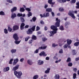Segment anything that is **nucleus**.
Listing matches in <instances>:
<instances>
[{"mask_svg":"<svg viewBox=\"0 0 79 79\" xmlns=\"http://www.w3.org/2000/svg\"><path fill=\"white\" fill-rule=\"evenodd\" d=\"M56 22L55 24V26L52 25L51 26V29H52L53 31H48V34H49V36L51 37L52 35H53L54 34H56L57 33V31H58V28L57 27H60V20L58 19V18H56Z\"/></svg>","mask_w":79,"mask_h":79,"instance_id":"f257e3e1","label":"nucleus"},{"mask_svg":"<svg viewBox=\"0 0 79 79\" xmlns=\"http://www.w3.org/2000/svg\"><path fill=\"white\" fill-rule=\"evenodd\" d=\"M14 75L17 77V78H19V79L21 77V76L23 75V73L21 71H15L14 72Z\"/></svg>","mask_w":79,"mask_h":79,"instance_id":"f03ea898","label":"nucleus"},{"mask_svg":"<svg viewBox=\"0 0 79 79\" xmlns=\"http://www.w3.org/2000/svg\"><path fill=\"white\" fill-rule=\"evenodd\" d=\"M35 27V26H33L31 28L29 29L28 31L27 32V34H32V31H34Z\"/></svg>","mask_w":79,"mask_h":79,"instance_id":"7ed1b4c3","label":"nucleus"},{"mask_svg":"<svg viewBox=\"0 0 79 79\" xmlns=\"http://www.w3.org/2000/svg\"><path fill=\"white\" fill-rule=\"evenodd\" d=\"M68 15L69 16L71 17L74 19L76 18V17L74 15V14H73V11H69L68 13Z\"/></svg>","mask_w":79,"mask_h":79,"instance_id":"20e7f679","label":"nucleus"},{"mask_svg":"<svg viewBox=\"0 0 79 79\" xmlns=\"http://www.w3.org/2000/svg\"><path fill=\"white\" fill-rule=\"evenodd\" d=\"M10 70V67H6L4 68L3 69V72L4 73H6V72H7L8 71Z\"/></svg>","mask_w":79,"mask_h":79,"instance_id":"39448f33","label":"nucleus"},{"mask_svg":"<svg viewBox=\"0 0 79 79\" xmlns=\"http://www.w3.org/2000/svg\"><path fill=\"white\" fill-rule=\"evenodd\" d=\"M13 31H16V30H18V29H19V27L18 25H15L13 26Z\"/></svg>","mask_w":79,"mask_h":79,"instance_id":"423d86ee","label":"nucleus"},{"mask_svg":"<svg viewBox=\"0 0 79 79\" xmlns=\"http://www.w3.org/2000/svg\"><path fill=\"white\" fill-rule=\"evenodd\" d=\"M19 61V59L18 58H16L14 59V62L13 63V65H16V63Z\"/></svg>","mask_w":79,"mask_h":79,"instance_id":"0eeeda50","label":"nucleus"},{"mask_svg":"<svg viewBox=\"0 0 79 79\" xmlns=\"http://www.w3.org/2000/svg\"><path fill=\"white\" fill-rule=\"evenodd\" d=\"M70 24V22H66L64 23V26L65 28L67 29L69 27V25Z\"/></svg>","mask_w":79,"mask_h":79,"instance_id":"6e6552de","label":"nucleus"},{"mask_svg":"<svg viewBox=\"0 0 79 79\" xmlns=\"http://www.w3.org/2000/svg\"><path fill=\"white\" fill-rule=\"evenodd\" d=\"M14 39L15 40H18L19 39V37L18 36V35L16 33H15L13 35Z\"/></svg>","mask_w":79,"mask_h":79,"instance_id":"1a4fd4ad","label":"nucleus"},{"mask_svg":"<svg viewBox=\"0 0 79 79\" xmlns=\"http://www.w3.org/2000/svg\"><path fill=\"white\" fill-rule=\"evenodd\" d=\"M39 55L40 56H46L47 55V54L45 53V52H44V51H42L40 53Z\"/></svg>","mask_w":79,"mask_h":79,"instance_id":"9d476101","label":"nucleus"},{"mask_svg":"<svg viewBox=\"0 0 79 79\" xmlns=\"http://www.w3.org/2000/svg\"><path fill=\"white\" fill-rule=\"evenodd\" d=\"M19 65L18 64L16 65L15 67H14L13 69V71H16L17 69H18V68H19Z\"/></svg>","mask_w":79,"mask_h":79,"instance_id":"9b49d317","label":"nucleus"},{"mask_svg":"<svg viewBox=\"0 0 79 79\" xmlns=\"http://www.w3.org/2000/svg\"><path fill=\"white\" fill-rule=\"evenodd\" d=\"M9 3H13V1L11 0H6V5H9Z\"/></svg>","mask_w":79,"mask_h":79,"instance_id":"f8f14e48","label":"nucleus"},{"mask_svg":"<svg viewBox=\"0 0 79 79\" xmlns=\"http://www.w3.org/2000/svg\"><path fill=\"white\" fill-rule=\"evenodd\" d=\"M16 14H15V13H12L11 14V17L12 19H14V18H16Z\"/></svg>","mask_w":79,"mask_h":79,"instance_id":"ddd939ff","label":"nucleus"},{"mask_svg":"<svg viewBox=\"0 0 79 79\" xmlns=\"http://www.w3.org/2000/svg\"><path fill=\"white\" fill-rule=\"evenodd\" d=\"M44 62V61L42 60H39L38 61V64L39 65H42V64H43Z\"/></svg>","mask_w":79,"mask_h":79,"instance_id":"4468645a","label":"nucleus"},{"mask_svg":"<svg viewBox=\"0 0 79 79\" xmlns=\"http://www.w3.org/2000/svg\"><path fill=\"white\" fill-rule=\"evenodd\" d=\"M49 16V12H45L44 13V18H47V17H48Z\"/></svg>","mask_w":79,"mask_h":79,"instance_id":"2eb2a0df","label":"nucleus"},{"mask_svg":"<svg viewBox=\"0 0 79 79\" xmlns=\"http://www.w3.org/2000/svg\"><path fill=\"white\" fill-rule=\"evenodd\" d=\"M25 26V24L24 23H22L21 24L20 26V29L21 30H23L24 29V26Z\"/></svg>","mask_w":79,"mask_h":79,"instance_id":"dca6fc26","label":"nucleus"},{"mask_svg":"<svg viewBox=\"0 0 79 79\" xmlns=\"http://www.w3.org/2000/svg\"><path fill=\"white\" fill-rule=\"evenodd\" d=\"M17 10V7H14L11 9V11L12 13H13L14 11Z\"/></svg>","mask_w":79,"mask_h":79,"instance_id":"f3484780","label":"nucleus"},{"mask_svg":"<svg viewBox=\"0 0 79 79\" xmlns=\"http://www.w3.org/2000/svg\"><path fill=\"white\" fill-rule=\"evenodd\" d=\"M53 1V0H48V3H49V4H52L53 5H54L55 3V2H52Z\"/></svg>","mask_w":79,"mask_h":79,"instance_id":"a211bd4d","label":"nucleus"},{"mask_svg":"<svg viewBox=\"0 0 79 79\" xmlns=\"http://www.w3.org/2000/svg\"><path fill=\"white\" fill-rule=\"evenodd\" d=\"M27 63L29 65H32V60L30 59L27 60Z\"/></svg>","mask_w":79,"mask_h":79,"instance_id":"6ab92c4d","label":"nucleus"},{"mask_svg":"<svg viewBox=\"0 0 79 79\" xmlns=\"http://www.w3.org/2000/svg\"><path fill=\"white\" fill-rule=\"evenodd\" d=\"M67 44L69 45L72 43V41L71 40L68 39L67 40Z\"/></svg>","mask_w":79,"mask_h":79,"instance_id":"aec40b11","label":"nucleus"},{"mask_svg":"<svg viewBox=\"0 0 79 79\" xmlns=\"http://www.w3.org/2000/svg\"><path fill=\"white\" fill-rule=\"evenodd\" d=\"M57 2L59 3H65L66 2V0H57Z\"/></svg>","mask_w":79,"mask_h":79,"instance_id":"412c9836","label":"nucleus"},{"mask_svg":"<svg viewBox=\"0 0 79 79\" xmlns=\"http://www.w3.org/2000/svg\"><path fill=\"white\" fill-rule=\"evenodd\" d=\"M8 30L9 32H12V31H13V28H11L10 27H8Z\"/></svg>","mask_w":79,"mask_h":79,"instance_id":"4be33fe9","label":"nucleus"},{"mask_svg":"<svg viewBox=\"0 0 79 79\" xmlns=\"http://www.w3.org/2000/svg\"><path fill=\"white\" fill-rule=\"evenodd\" d=\"M50 68H48L47 70L45 71V73L46 74H48V73H50Z\"/></svg>","mask_w":79,"mask_h":79,"instance_id":"5701e85b","label":"nucleus"},{"mask_svg":"<svg viewBox=\"0 0 79 79\" xmlns=\"http://www.w3.org/2000/svg\"><path fill=\"white\" fill-rule=\"evenodd\" d=\"M46 11L48 12H51L52 11V9L51 8H47L46 10Z\"/></svg>","mask_w":79,"mask_h":79,"instance_id":"b1692460","label":"nucleus"},{"mask_svg":"<svg viewBox=\"0 0 79 79\" xmlns=\"http://www.w3.org/2000/svg\"><path fill=\"white\" fill-rule=\"evenodd\" d=\"M74 46L76 47H77L79 45V42H77L75 43L74 44Z\"/></svg>","mask_w":79,"mask_h":79,"instance_id":"393cba45","label":"nucleus"},{"mask_svg":"<svg viewBox=\"0 0 79 79\" xmlns=\"http://www.w3.org/2000/svg\"><path fill=\"white\" fill-rule=\"evenodd\" d=\"M16 52V49H12L10 50V52L11 53H15Z\"/></svg>","mask_w":79,"mask_h":79,"instance_id":"a878e982","label":"nucleus"},{"mask_svg":"<svg viewBox=\"0 0 79 79\" xmlns=\"http://www.w3.org/2000/svg\"><path fill=\"white\" fill-rule=\"evenodd\" d=\"M58 46V44L56 43H53L52 44V47H57Z\"/></svg>","mask_w":79,"mask_h":79,"instance_id":"bb28decb","label":"nucleus"},{"mask_svg":"<svg viewBox=\"0 0 79 79\" xmlns=\"http://www.w3.org/2000/svg\"><path fill=\"white\" fill-rule=\"evenodd\" d=\"M55 79H60V75L58 74H56L55 76Z\"/></svg>","mask_w":79,"mask_h":79,"instance_id":"cd10ccee","label":"nucleus"},{"mask_svg":"<svg viewBox=\"0 0 79 79\" xmlns=\"http://www.w3.org/2000/svg\"><path fill=\"white\" fill-rule=\"evenodd\" d=\"M18 40H15V44H17V45L18 44H19V43L21 42V41H17Z\"/></svg>","mask_w":79,"mask_h":79,"instance_id":"c85d7f7f","label":"nucleus"},{"mask_svg":"<svg viewBox=\"0 0 79 79\" xmlns=\"http://www.w3.org/2000/svg\"><path fill=\"white\" fill-rule=\"evenodd\" d=\"M59 11H60V12H62V11H64V9H63V8L61 7L59 8Z\"/></svg>","mask_w":79,"mask_h":79,"instance_id":"c756f323","label":"nucleus"},{"mask_svg":"<svg viewBox=\"0 0 79 79\" xmlns=\"http://www.w3.org/2000/svg\"><path fill=\"white\" fill-rule=\"evenodd\" d=\"M4 31L6 34H7L8 32V30H7V29L5 28L4 29Z\"/></svg>","mask_w":79,"mask_h":79,"instance_id":"7c9ffc66","label":"nucleus"},{"mask_svg":"<svg viewBox=\"0 0 79 79\" xmlns=\"http://www.w3.org/2000/svg\"><path fill=\"white\" fill-rule=\"evenodd\" d=\"M0 15H2V16H4L5 15V13L3 11H1L0 12Z\"/></svg>","mask_w":79,"mask_h":79,"instance_id":"2f4dec72","label":"nucleus"},{"mask_svg":"<svg viewBox=\"0 0 79 79\" xmlns=\"http://www.w3.org/2000/svg\"><path fill=\"white\" fill-rule=\"evenodd\" d=\"M25 11V10L23 8H21L20 9V11H21V12H24Z\"/></svg>","mask_w":79,"mask_h":79,"instance_id":"473e14b6","label":"nucleus"},{"mask_svg":"<svg viewBox=\"0 0 79 79\" xmlns=\"http://www.w3.org/2000/svg\"><path fill=\"white\" fill-rule=\"evenodd\" d=\"M32 15V13L31 12H28V13L27 14L28 17H30Z\"/></svg>","mask_w":79,"mask_h":79,"instance_id":"72a5a7b5","label":"nucleus"},{"mask_svg":"<svg viewBox=\"0 0 79 79\" xmlns=\"http://www.w3.org/2000/svg\"><path fill=\"white\" fill-rule=\"evenodd\" d=\"M72 53L74 55H75L77 53V52L75 50H73L72 52Z\"/></svg>","mask_w":79,"mask_h":79,"instance_id":"f704fd0d","label":"nucleus"},{"mask_svg":"<svg viewBox=\"0 0 79 79\" xmlns=\"http://www.w3.org/2000/svg\"><path fill=\"white\" fill-rule=\"evenodd\" d=\"M29 39H30V37L28 36L27 37H26L25 38V42H27V40H29Z\"/></svg>","mask_w":79,"mask_h":79,"instance_id":"c9c22d12","label":"nucleus"},{"mask_svg":"<svg viewBox=\"0 0 79 79\" xmlns=\"http://www.w3.org/2000/svg\"><path fill=\"white\" fill-rule=\"evenodd\" d=\"M76 76H77L76 73H73V79H76Z\"/></svg>","mask_w":79,"mask_h":79,"instance_id":"e433bc0d","label":"nucleus"},{"mask_svg":"<svg viewBox=\"0 0 79 79\" xmlns=\"http://www.w3.org/2000/svg\"><path fill=\"white\" fill-rule=\"evenodd\" d=\"M59 29H60V30H61V31H63L64 29L63 26H60V27Z\"/></svg>","mask_w":79,"mask_h":79,"instance_id":"4c0bfd02","label":"nucleus"},{"mask_svg":"<svg viewBox=\"0 0 79 79\" xmlns=\"http://www.w3.org/2000/svg\"><path fill=\"white\" fill-rule=\"evenodd\" d=\"M32 39H34V40H36L37 39V37L34 35H33L32 37Z\"/></svg>","mask_w":79,"mask_h":79,"instance_id":"58836bf2","label":"nucleus"},{"mask_svg":"<svg viewBox=\"0 0 79 79\" xmlns=\"http://www.w3.org/2000/svg\"><path fill=\"white\" fill-rule=\"evenodd\" d=\"M61 61V59H59V60H56L55 62V63L58 64L59 62H60Z\"/></svg>","mask_w":79,"mask_h":79,"instance_id":"ea45409f","label":"nucleus"},{"mask_svg":"<svg viewBox=\"0 0 79 79\" xmlns=\"http://www.w3.org/2000/svg\"><path fill=\"white\" fill-rule=\"evenodd\" d=\"M76 5H77V6H76V7L77 8H79V2H77L76 3Z\"/></svg>","mask_w":79,"mask_h":79,"instance_id":"a19ab883","label":"nucleus"},{"mask_svg":"<svg viewBox=\"0 0 79 79\" xmlns=\"http://www.w3.org/2000/svg\"><path fill=\"white\" fill-rule=\"evenodd\" d=\"M20 20L21 22H23L24 23V22L25 21V20H24V18L22 17H20Z\"/></svg>","mask_w":79,"mask_h":79,"instance_id":"79ce46f5","label":"nucleus"},{"mask_svg":"<svg viewBox=\"0 0 79 79\" xmlns=\"http://www.w3.org/2000/svg\"><path fill=\"white\" fill-rule=\"evenodd\" d=\"M13 61V59H10L9 61V64H12V61Z\"/></svg>","mask_w":79,"mask_h":79,"instance_id":"37998d69","label":"nucleus"},{"mask_svg":"<svg viewBox=\"0 0 79 79\" xmlns=\"http://www.w3.org/2000/svg\"><path fill=\"white\" fill-rule=\"evenodd\" d=\"M68 66H73V63L71 62H69L68 64Z\"/></svg>","mask_w":79,"mask_h":79,"instance_id":"c03bdc74","label":"nucleus"},{"mask_svg":"<svg viewBox=\"0 0 79 79\" xmlns=\"http://www.w3.org/2000/svg\"><path fill=\"white\" fill-rule=\"evenodd\" d=\"M39 50H38V49H37L34 52V53H39Z\"/></svg>","mask_w":79,"mask_h":79,"instance_id":"a18cd8bd","label":"nucleus"},{"mask_svg":"<svg viewBox=\"0 0 79 79\" xmlns=\"http://www.w3.org/2000/svg\"><path fill=\"white\" fill-rule=\"evenodd\" d=\"M42 40L43 41H46V40H47V38L45 37H44L42 38Z\"/></svg>","mask_w":79,"mask_h":79,"instance_id":"49530a36","label":"nucleus"},{"mask_svg":"<svg viewBox=\"0 0 79 79\" xmlns=\"http://www.w3.org/2000/svg\"><path fill=\"white\" fill-rule=\"evenodd\" d=\"M23 16V14L19 13L17 15V16L18 17H20V16Z\"/></svg>","mask_w":79,"mask_h":79,"instance_id":"de8ad7c7","label":"nucleus"},{"mask_svg":"<svg viewBox=\"0 0 79 79\" xmlns=\"http://www.w3.org/2000/svg\"><path fill=\"white\" fill-rule=\"evenodd\" d=\"M53 59L54 60H58V58L55 56L53 57Z\"/></svg>","mask_w":79,"mask_h":79,"instance_id":"09e8293b","label":"nucleus"},{"mask_svg":"<svg viewBox=\"0 0 79 79\" xmlns=\"http://www.w3.org/2000/svg\"><path fill=\"white\" fill-rule=\"evenodd\" d=\"M32 19L33 20V22H35V21L36 20V17H34Z\"/></svg>","mask_w":79,"mask_h":79,"instance_id":"8fccbe9b","label":"nucleus"},{"mask_svg":"<svg viewBox=\"0 0 79 79\" xmlns=\"http://www.w3.org/2000/svg\"><path fill=\"white\" fill-rule=\"evenodd\" d=\"M71 61V58L69 57L67 60V62H70Z\"/></svg>","mask_w":79,"mask_h":79,"instance_id":"3c124183","label":"nucleus"},{"mask_svg":"<svg viewBox=\"0 0 79 79\" xmlns=\"http://www.w3.org/2000/svg\"><path fill=\"white\" fill-rule=\"evenodd\" d=\"M68 47V44H66L64 46V48H66Z\"/></svg>","mask_w":79,"mask_h":79,"instance_id":"603ef678","label":"nucleus"},{"mask_svg":"<svg viewBox=\"0 0 79 79\" xmlns=\"http://www.w3.org/2000/svg\"><path fill=\"white\" fill-rule=\"evenodd\" d=\"M40 24H41L42 25L44 24V22L43 20L40 21Z\"/></svg>","mask_w":79,"mask_h":79,"instance_id":"864d4df0","label":"nucleus"},{"mask_svg":"<svg viewBox=\"0 0 79 79\" xmlns=\"http://www.w3.org/2000/svg\"><path fill=\"white\" fill-rule=\"evenodd\" d=\"M76 2V0H72L71 1V3H74Z\"/></svg>","mask_w":79,"mask_h":79,"instance_id":"5fc2aeb1","label":"nucleus"},{"mask_svg":"<svg viewBox=\"0 0 79 79\" xmlns=\"http://www.w3.org/2000/svg\"><path fill=\"white\" fill-rule=\"evenodd\" d=\"M59 53H63V49H60L59 51Z\"/></svg>","mask_w":79,"mask_h":79,"instance_id":"6e6d98bb","label":"nucleus"},{"mask_svg":"<svg viewBox=\"0 0 79 79\" xmlns=\"http://www.w3.org/2000/svg\"><path fill=\"white\" fill-rule=\"evenodd\" d=\"M32 43V40H30L29 41L28 43L29 44H31Z\"/></svg>","mask_w":79,"mask_h":79,"instance_id":"4d7b16f0","label":"nucleus"},{"mask_svg":"<svg viewBox=\"0 0 79 79\" xmlns=\"http://www.w3.org/2000/svg\"><path fill=\"white\" fill-rule=\"evenodd\" d=\"M24 60V58H22L20 59V62H23Z\"/></svg>","mask_w":79,"mask_h":79,"instance_id":"13d9d810","label":"nucleus"},{"mask_svg":"<svg viewBox=\"0 0 79 79\" xmlns=\"http://www.w3.org/2000/svg\"><path fill=\"white\" fill-rule=\"evenodd\" d=\"M51 15L53 17H54L55 16V13H54V12H51Z\"/></svg>","mask_w":79,"mask_h":79,"instance_id":"bf43d9fd","label":"nucleus"},{"mask_svg":"<svg viewBox=\"0 0 79 79\" xmlns=\"http://www.w3.org/2000/svg\"><path fill=\"white\" fill-rule=\"evenodd\" d=\"M25 9L26 10H27V11H31V9H30L29 8H26Z\"/></svg>","mask_w":79,"mask_h":79,"instance_id":"052dcab7","label":"nucleus"},{"mask_svg":"<svg viewBox=\"0 0 79 79\" xmlns=\"http://www.w3.org/2000/svg\"><path fill=\"white\" fill-rule=\"evenodd\" d=\"M77 71V68H75L73 69V71H74V72H76Z\"/></svg>","mask_w":79,"mask_h":79,"instance_id":"680f3d73","label":"nucleus"},{"mask_svg":"<svg viewBox=\"0 0 79 79\" xmlns=\"http://www.w3.org/2000/svg\"><path fill=\"white\" fill-rule=\"evenodd\" d=\"M39 30H40V27L38 26L36 27V31H39Z\"/></svg>","mask_w":79,"mask_h":79,"instance_id":"e2e57ef3","label":"nucleus"},{"mask_svg":"<svg viewBox=\"0 0 79 79\" xmlns=\"http://www.w3.org/2000/svg\"><path fill=\"white\" fill-rule=\"evenodd\" d=\"M47 46L42 47L43 50H44V49H46V48H47Z\"/></svg>","mask_w":79,"mask_h":79,"instance_id":"0e129e2a","label":"nucleus"},{"mask_svg":"<svg viewBox=\"0 0 79 79\" xmlns=\"http://www.w3.org/2000/svg\"><path fill=\"white\" fill-rule=\"evenodd\" d=\"M40 16L41 18H43V17L44 18V14L43 15L42 14H40Z\"/></svg>","mask_w":79,"mask_h":79,"instance_id":"69168bd1","label":"nucleus"},{"mask_svg":"<svg viewBox=\"0 0 79 79\" xmlns=\"http://www.w3.org/2000/svg\"><path fill=\"white\" fill-rule=\"evenodd\" d=\"M38 49L39 50H42V49H43L42 47H39Z\"/></svg>","mask_w":79,"mask_h":79,"instance_id":"338daca9","label":"nucleus"},{"mask_svg":"<svg viewBox=\"0 0 79 79\" xmlns=\"http://www.w3.org/2000/svg\"><path fill=\"white\" fill-rule=\"evenodd\" d=\"M48 7V5L47 4H45L44 6V8H47Z\"/></svg>","mask_w":79,"mask_h":79,"instance_id":"774afa93","label":"nucleus"}]
</instances>
